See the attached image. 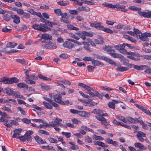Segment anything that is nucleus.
I'll return each mask as SVG.
<instances>
[{"instance_id":"1","label":"nucleus","mask_w":151,"mask_h":151,"mask_svg":"<svg viewBox=\"0 0 151 151\" xmlns=\"http://www.w3.org/2000/svg\"><path fill=\"white\" fill-rule=\"evenodd\" d=\"M78 86L87 91L86 93L93 97H96L97 96L99 98L102 99V96L97 91H94L93 88L90 87L83 83H79Z\"/></svg>"},{"instance_id":"2","label":"nucleus","mask_w":151,"mask_h":151,"mask_svg":"<svg viewBox=\"0 0 151 151\" xmlns=\"http://www.w3.org/2000/svg\"><path fill=\"white\" fill-rule=\"evenodd\" d=\"M19 81V80L15 77L9 78H8L4 77L1 78L0 80V82L1 84H2V82H3L4 84H11L14 83H18Z\"/></svg>"},{"instance_id":"3","label":"nucleus","mask_w":151,"mask_h":151,"mask_svg":"<svg viewBox=\"0 0 151 151\" xmlns=\"http://www.w3.org/2000/svg\"><path fill=\"white\" fill-rule=\"evenodd\" d=\"M128 55L129 56H127V57L132 60L135 61H137L139 60V58H138L139 56V54L137 52H129Z\"/></svg>"},{"instance_id":"4","label":"nucleus","mask_w":151,"mask_h":151,"mask_svg":"<svg viewBox=\"0 0 151 151\" xmlns=\"http://www.w3.org/2000/svg\"><path fill=\"white\" fill-rule=\"evenodd\" d=\"M43 48L48 49H55L57 47L55 43H52L50 41H49L48 43L46 44H43L42 45Z\"/></svg>"},{"instance_id":"5","label":"nucleus","mask_w":151,"mask_h":151,"mask_svg":"<svg viewBox=\"0 0 151 151\" xmlns=\"http://www.w3.org/2000/svg\"><path fill=\"white\" fill-rule=\"evenodd\" d=\"M115 51L111 48L109 52L108 53V54L114 58H119L120 59H123L124 56L120 54H118L115 52Z\"/></svg>"},{"instance_id":"6","label":"nucleus","mask_w":151,"mask_h":151,"mask_svg":"<svg viewBox=\"0 0 151 151\" xmlns=\"http://www.w3.org/2000/svg\"><path fill=\"white\" fill-rule=\"evenodd\" d=\"M54 101L61 104H64V102L61 100L62 98L60 94H56L53 96Z\"/></svg>"},{"instance_id":"7","label":"nucleus","mask_w":151,"mask_h":151,"mask_svg":"<svg viewBox=\"0 0 151 151\" xmlns=\"http://www.w3.org/2000/svg\"><path fill=\"white\" fill-rule=\"evenodd\" d=\"M76 114L80 116L86 118H89L90 116V113L89 112L85 111H80L76 110Z\"/></svg>"},{"instance_id":"8","label":"nucleus","mask_w":151,"mask_h":151,"mask_svg":"<svg viewBox=\"0 0 151 151\" xmlns=\"http://www.w3.org/2000/svg\"><path fill=\"white\" fill-rule=\"evenodd\" d=\"M40 41L42 42H44L45 40H51L52 36L49 34L44 33L40 37Z\"/></svg>"},{"instance_id":"9","label":"nucleus","mask_w":151,"mask_h":151,"mask_svg":"<svg viewBox=\"0 0 151 151\" xmlns=\"http://www.w3.org/2000/svg\"><path fill=\"white\" fill-rule=\"evenodd\" d=\"M151 34L150 33H145L143 34H142L141 35H139V38L142 41H148L149 40L147 37L150 36Z\"/></svg>"},{"instance_id":"10","label":"nucleus","mask_w":151,"mask_h":151,"mask_svg":"<svg viewBox=\"0 0 151 151\" xmlns=\"http://www.w3.org/2000/svg\"><path fill=\"white\" fill-rule=\"evenodd\" d=\"M95 117L97 120L101 121V123L102 124L105 126L109 125V122H107L106 119L102 116H96Z\"/></svg>"},{"instance_id":"11","label":"nucleus","mask_w":151,"mask_h":151,"mask_svg":"<svg viewBox=\"0 0 151 151\" xmlns=\"http://www.w3.org/2000/svg\"><path fill=\"white\" fill-rule=\"evenodd\" d=\"M61 21L62 22L66 24L70 23L67 13H65L63 14L61 18Z\"/></svg>"},{"instance_id":"12","label":"nucleus","mask_w":151,"mask_h":151,"mask_svg":"<svg viewBox=\"0 0 151 151\" xmlns=\"http://www.w3.org/2000/svg\"><path fill=\"white\" fill-rule=\"evenodd\" d=\"M126 119L127 120V121L130 122L131 123H138V120H139V118H133L130 116H128L126 117Z\"/></svg>"},{"instance_id":"13","label":"nucleus","mask_w":151,"mask_h":151,"mask_svg":"<svg viewBox=\"0 0 151 151\" xmlns=\"http://www.w3.org/2000/svg\"><path fill=\"white\" fill-rule=\"evenodd\" d=\"M10 17L14 19L13 22L16 24H18L20 23V17L16 15H12L10 16Z\"/></svg>"},{"instance_id":"14","label":"nucleus","mask_w":151,"mask_h":151,"mask_svg":"<svg viewBox=\"0 0 151 151\" xmlns=\"http://www.w3.org/2000/svg\"><path fill=\"white\" fill-rule=\"evenodd\" d=\"M2 91L4 93L7 94L9 96H13V91L10 88H6L4 89H3Z\"/></svg>"},{"instance_id":"15","label":"nucleus","mask_w":151,"mask_h":151,"mask_svg":"<svg viewBox=\"0 0 151 151\" xmlns=\"http://www.w3.org/2000/svg\"><path fill=\"white\" fill-rule=\"evenodd\" d=\"M139 120H138V123L142 126V128L145 130H147L148 129V128L147 127L148 125L145 123H144L143 121H142V118L140 117H139Z\"/></svg>"},{"instance_id":"16","label":"nucleus","mask_w":151,"mask_h":151,"mask_svg":"<svg viewBox=\"0 0 151 151\" xmlns=\"http://www.w3.org/2000/svg\"><path fill=\"white\" fill-rule=\"evenodd\" d=\"M134 145L135 147L139 148L140 150H145L147 149V147L146 146L139 142L135 143L134 144Z\"/></svg>"},{"instance_id":"17","label":"nucleus","mask_w":151,"mask_h":151,"mask_svg":"<svg viewBox=\"0 0 151 151\" xmlns=\"http://www.w3.org/2000/svg\"><path fill=\"white\" fill-rule=\"evenodd\" d=\"M63 45L64 47L69 49L72 48L74 46L73 44L68 41L65 42L63 44Z\"/></svg>"},{"instance_id":"18","label":"nucleus","mask_w":151,"mask_h":151,"mask_svg":"<svg viewBox=\"0 0 151 151\" xmlns=\"http://www.w3.org/2000/svg\"><path fill=\"white\" fill-rule=\"evenodd\" d=\"M32 27L37 30H39L42 32H44L45 31V29H43V27H41L39 24H33L32 26Z\"/></svg>"},{"instance_id":"19","label":"nucleus","mask_w":151,"mask_h":151,"mask_svg":"<svg viewBox=\"0 0 151 151\" xmlns=\"http://www.w3.org/2000/svg\"><path fill=\"white\" fill-rule=\"evenodd\" d=\"M116 8L120 9V10L124 12L127 10V9L125 8V6L123 5H121L119 4H116Z\"/></svg>"},{"instance_id":"20","label":"nucleus","mask_w":151,"mask_h":151,"mask_svg":"<svg viewBox=\"0 0 151 151\" xmlns=\"http://www.w3.org/2000/svg\"><path fill=\"white\" fill-rule=\"evenodd\" d=\"M36 141L38 143L44 144L45 143V140H43L40 137L36 136L34 137Z\"/></svg>"},{"instance_id":"21","label":"nucleus","mask_w":151,"mask_h":151,"mask_svg":"<svg viewBox=\"0 0 151 151\" xmlns=\"http://www.w3.org/2000/svg\"><path fill=\"white\" fill-rule=\"evenodd\" d=\"M126 46V44L124 43L122 45H119L114 46L115 48L118 50L120 51L123 48H125Z\"/></svg>"},{"instance_id":"22","label":"nucleus","mask_w":151,"mask_h":151,"mask_svg":"<svg viewBox=\"0 0 151 151\" xmlns=\"http://www.w3.org/2000/svg\"><path fill=\"white\" fill-rule=\"evenodd\" d=\"M82 42L76 41V50L79 51L82 50Z\"/></svg>"},{"instance_id":"23","label":"nucleus","mask_w":151,"mask_h":151,"mask_svg":"<svg viewBox=\"0 0 151 151\" xmlns=\"http://www.w3.org/2000/svg\"><path fill=\"white\" fill-rule=\"evenodd\" d=\"M16 43L14 42H9L6 45V47L10 48H14L17 45Z\"/></svg>"},{"instance_id":"24","label":"nucleus","mask_w":151,"mask_h":151,"mask_svg":"<svg viewBox=\"0 0 151 151\" xmlns=\"http://www.w3.org/2000/svg\"><path fill=\"white\" fill-rule=\"evenodd\" d=\"M91 63L93 65L99 66L101 65H102L103 64L101 62L97 60H94L93 59Z\"/></svg>"},{"instance_id":"25","label":"nucleus","mask_w":151,"mask_h":151,"mask_svg":"<svg viewBox=\"0 0 151 151\" xmlns=\"http://www.w3.org/2000/svg\"><path fill=\"white\" fill-rule=\"evenodd\" d=\"M104 60L106 61L108 63H109V64H111L115 65H116V63L114 62L113 60L106 57L104 58Z\"/></svg>"},{"instance_id":"26","label":"nucleus","mask_w":151,"mask_h":151,"mask_svg":"<svg viewBox=\"0 0 151 151\" xmlns=\"http://www.w3.org/2000/svg\"><path fill=\"white\" fill-rule=\"evenodd\" d=\"M129 68L126 67H122L121 66L118 67L116 69V70H117L120 72H123L127 70Z\"/></svg>"},{"instance_id":"27","label":"nucleus","mask_w":151,"mask_h":151,"mask_svg":"<svg viewBox=\"0 0 151 151\" xmlns=\"http://www.w3.org/2000/svg\"><path fill=\"white\" fill-rule=\"evenodd\" d=\"M81 128L86 131L91 132L93 133H94V131L93 129L88 128L85 125H83L82 126Z\"/></svg>"},{"instance_id":"28","label":"nucleus","mask_w":151,"mask_h":151,"mask_svg":"<svg viewBox=\"0 0 151 151\" xmlns=\"http://www.w3.org/2000/svg\"><path fill=\"white\" fill-rule=\"evenodd\" d=\"M136 136L137 138L141 137H146V135L145 133L141 131H138L137 132Z\"/></svg>"},{"instance_id":"29","label":"nucleus","mask_w":151,"mask_h":151,"mask_svg":"<svg viewBox=\"0 0 151 151\" xmlns=\"http://www.w3.org/2000/svg\"><path fill=\"white\" fill-rule=\"evenodd\" d=\"M46 24H43L42 23L40 24V26L42 27H43V29H45V31L44 32H45L46 31H48V30H51V28L50 27H48L46 25Z\"/></svg>"},{"instance_id":"30","label":"nucleus","mask_w":151,"mask_h":151,"mask_svg":"<svg viewBox=\"0 0 151 151\" xmlns=\"http://www.w3.org/2000/svg\"><path fill=\"white\" fill-rule=\"evenodd\" d=\"M18 50H14V49H12L10 50L9 51H7L6 48H4L3 49L1 50V52H5L6 53H12L14 52L17 51Z\"/></svg>"},{"instance_id":"31","label":"nucleus","mask_w":151,"mask_h":151,"mask_svg":"<svg viewBox=\"0 0 151 151\" xmlns=\"http://www.w3.org/2000/svg\"><path fill=\"white\" fill-rule=\"evenodd\" d=\"M38 75L39 77L41 79H42L43 80L47 81H50L51 80L50 78L44 76L41 74H39Z\"/></svg>"},{"instance_id":"32","label":"nucleus","mask_w":151,"mask_h":151,"mask_svg":"<svg viewBox=\"0 0 151 151\" xmlns=\"http://www.w3.org/2000/svg\"><path fill=\"white\" fill-rule=\"evenodd\" d=\"M82 44L84 45L83 47L87 51L90 50L89 45L87 42H83L82 43Z\"/></svg>"},{"instance_id":"33","label":"nucleus","mask_w":151,"mask_h":151,"mask_svg":"<svg viewBox=\"0 0 151 151\" xmlns=\"http://www.w3.org/2000/svg\"><path fill=\"white\" fill-rule=\"evenodd\" d=\"M42 103L46 108L48 109H52V106L50 104L45 101L43 102Z\"/></svg>"},{"instance_id":"34","label":"nucleus","mask_w":151,"mask_h":151,"mask_svg":"<svg viewBox=\"0 0 151 151\" xmlns=\"http://www.w3.org/2000/svg\"><path fill=\"white\" fill-rule=\"evenodd\" d=\"M16 60L17 62L20 63L23 65H25L27 63V62L23 59H17Z\"/></svg>"},{"instance_id":"35","label":"nucleus","mask_w":151,"mask_h":151,"mask_svg":"<svg viewBox=\"0 0 151 151\" xmlns=\"http://www.w3.org/2000/svg\"><path fill=\"white\" fill-rule=\"evenodd\" d=\"M92 138L94 140H104V138L101 136L93 135L92 137Z\"/></svg>"},{"instance_id":"36","label":"nucleus","mask_w":151,"mask_h":151,"mask_svg":"<svg viewBox=\"0 0 151 151\" xmlns=\"http://www.w3.org/2000/svg\"><path fill=\"white\" fill-rule=\"evenodd\" d=\"M28 77H27V76H26V79H28V78L31 79V80H33V79H35V80H37L38 79V77L37 76H35L33 74H31L30 75H28Z\"/></svg>"},{"instance_id":"37","label":"nucleus","mask_w":151,"mask_h":151,"mask_svg":"<svg viewBox=\"0 0 151 151\" xmlns=\"http://www.w3.org/2000/svg\"><path fill=\"white\" fill-rule=\"evenodd\" d=\"M18 87L22 88H28V86L25 84H24L23 83H18L17 85Z\"/></svg>"},{"instance_id":"38","label":"nucleus","mask_w":151,"mask_h":151,"mask_svg":"<svg viewBox=\"0 0 151 151\" xmlns=\"http://www.w3.org/2000/svg\"><path fill=\"white\" fill-rule=\"evenodd\" d=\"M2 109L4 111H6L10 113H13L12 111L10 108L6 107L5 106H4L2 107Z\"/></svg>"},{"instance_id":"39","label":"nucleus","mask_w":151,"mask_h":151,"mask_svg":"<svg viewBox=\"0 0 151 151\" xmlns=\"http://www.w3.org/2000/svg\"><path fill=\"white\" fill-rule=\"evenodd\" d=\"M104 27L102 26L101 23H97V25L96 27V29H97L99 30L103 31V29H104Z\"/></svg>"},{"instance_id":"40","label":"nucleus","mask_w":151,"mask_h":151,"mask_svg":"<svg viewBox=\"0 0 151 151\" xmlns=\"http://www.w3.org/2000/svg\"><path fill=\"white\" fill-rule=\"evenodd\" d=\"M24 81L28 84H35V81L31 80L30 79H26Z\"/></svg>"},{"instance_id":"41","label":"nucleus","mask_w":151,"mask_h":151,"mask_svg":"<svg viewBox=\"0 0 151 151\" xmlns=\"http://www.w3.org/2000/svg\"><path fill=\"white\" fill-rule=\"evenodd\" d=\"M103 31L106 32L110 34L113 33L115 31L114 30H113L109 28H106L105 27L104 28Z\"/></svg>"},{"instance_id":"42","label":"nucleus","mask_w":151,"mask_h":151,"mask_svg":"<svg viewBox=\"0 0 151 151\" xmlns=\"http://www.w3.org/2000/svg\"><path fill=\"white\" fill-rule=\"evenodd\" d=\"M129 9L133 11H139L141 10V8L137 7L135 6H131L129 7Z\"/></svg>"},{"instance_id":"43","label":"nucleus","mask_w":151,"mask_h":151,"mask_svg":"<svg viewBox=\"0 0 151 151\" xmlns=\"http://www.w3.org/2000/svg\"><path fill=\"white\" fill-rule=\"evenodd\" d=\"M11 30L12 29L10 27H7V26H6L2 29L3 32H10Z\"/></svg>"},{"instance_id":"44","label":"nucleus","mask_w":151,"mask_h":151,"mask_svg":"<svg viewBox=\"0 0 151 151\" xmlns=\"http://www.w3.org/2000/svg\"><path fill=\"white\" fill-rule=\"evenodd\" d=\"M22 16L23 18L27 19H29L30 18V14L25 12H24Z\"/></svg>"},{"instance_id":"45","label":"nucleus","mask_w":151,"mask_h":151,"mask_svg":"<svg viewBox=\"0 0 151 151\" xmlns=\"http://www.w3.org/2000/svg\"><path fill=\"white\" fill-rule=\"evenodd\" d=\"M117 118L120 120H121L124 122L127 123V121L126 120L125 118L122 116H117Z\"/></svg>"},{"instance_id":"46","label":"nucleus","mask_w":151,"mask_h":151,"mask_svg":"<svg viewBox=\"0 0 151 151\" xmlns=\"http://www.w3.org/2000/svg\"><path fill=\"white\" fill-rule=\"evenodd\" d=\"M38 132L39 133L41 134H45L47 136L49 135V133L48 132L43 130H39L38 131Z\"/></svg>"},{"instance_id":"47","label":"nucleus","mask_w":151,"mask_h":151,"mask_svg":"<svg viewBox=\"0 0 151 151\" xmlns=\"http://www.w3.org/2000/svg\"><path fill=\"white\" fill-rule=\"evenodd\" d=\"M54 12L58 16H62L63 13H62L61 12V11L60 9H56L54 10Z\"/></svg>"},{"instance_id":"48","label":"nucleus","mask_w":151,"mask_h":151,"mask_svg":"<svg viewBox=\"0 0 151 151\" xmlns=\"http://www.w3.org/2000/svg\"><path fill=\"white\" fill-rule=\"evenodd\" d=\"M82 33L83 35L91 37L93 36V35L91 33L87 32L86 31H83Z\"/></svg>"},{"instance_id":"49","label":"nucleus","mask_w":151,"mask_h":151,"mask_svg":"<svg viewBox=\"0 0 151 151\" xmlns=\"http://www.w3.org/2000/svg\"><path fill=\"white\" fill-rule=\"evenodd\" d=\"M68 143L71 145L70 147V148L72 150H75L76 149L75 143L74 142H69Z\"/></svg>"},{"instance_id":"50","label":"nucleus","mask_w":151,"mask_h":151,"mask_svg":"<svg viewBox=\"0 0 151 151\" xmlns=\"http://www.w3.org/2000/svg\"><path fill=\"white\" fill-rule=\"evenodd\" d=\"M22 131V129H21L19 128L14 130L13 132H14V133H16V134L19 135L20 134Z\"/></svg>"},{"instance_id":"51","label":"nucleus","mask_w":151,"mask_h":151,"mask_svg":"<svg viewBox=\"0 0 151 151\" xmlns=\"http://www.w3.org/2000/svg\"><path fill=\"white\" fill-rule=\"evenodd\" d=\"M17 110L18 111H20L21 114L23 115H26V113L25 111L23 110L21 107H18L17 108Z\"/></svg>"},{"instance_id":"52","label":"nucleus","mask_w":151,"mask_h":151,"mask_svg":"<svg viewBox=\"0 0 151 151\" xmlns=\"http://www.w3.org/2000/svg\"><path fill=\"white\" fill-rule=\"evenodd\" d=\"M85 142L89 143H91L92 140L91 138L88 136L86 137L85 138Z\"/></svg>"},{"instance_id":"53","label":"nucleus","mask_w":151,"mask_h":151,"mask_svg":"<svg viewBox=\"0 0 151 151\" xmlns=\"http://www.w3.org/2000/svg\"><path fill=\"white\" fill-rule=\"evenodd\" d=\"M144 17L147 18H151V12H145L144 14Z\"/></svg>"},{"instance_id":"54","label":"nucleus","mask_w":151,"mask_h":151,"mask_svg":"<svg viewBox=\"0 0 151 151\" xmlns=\"http://www.w3.org/2000/svg\"><path fill=\"white\" fill-rule=\"evenodd\" d=\"M108 106L111 108L114 109L115 108V105L114 102H109L108 104Z\"/></svg>"},{"instance_id":"55","label":"nucleus","mask_w":151,"mask_h":151,"mask_svg":"<svg viewBox=\"0 0 151 151\" xmlns=\"http://www.w3.org/2000/svg\"><path fill=\"white\" fill-rule=\"evenodd\" d=\"M111 48V47L110 46H105L103 48V49L104 50L106 51L108 53L109 52Z\"/></svg>"},{"instance_id":"56","label":"nucleus","mask_w":151,"mask_h":151,"mask_svg":"<svg viewBox=\"0 0 151 151\" xmlns=\"http://www.w3.org/2000/svg\"><path fill=\"white\" fill-rule=\"evenodd\" d=\"M20 94V93L18 91H14L13 92V96H14L15 97L18 98Z\"/></svg>"},{"instance_id":"57","label":"nucleus","mask_w":151,"mask_h":151,"mask_svg":"<svg viewBox=\"0 0 151 151\" xmlns=\"http://www.w3.org/2000/svg\"><path fill=\"white\" fill-rule=\"evenodd\" d=\"M93 59H92V58L91 57H86V56L84 57L83 59V60H84L86 61H91L92 62V60Z\"/></svg>"},{"instance_id":"58","label":"nucleus","mask_w":151,"mask_h":151,"mask_svg":"<svg viewBox=\"0 0 151 151\" xmlns=\"http://www.w3.org/2000/svg\"><path fill=\"white\" fill-rule=\"evenodd\" d=\"M16 11L18 14L22 15L24 12V11L21 9H16Z\"/></svg>"},{"instance_id":"59","label":"nucleus","mask_w":151,"mask_h":151,"mask_svg":"<svg viewBox=\"0 0 151 151\" xmlns=\"http://www.w3.org/2000/svg\"><path fill=\"white\" fill-rule=\"evenodd\" d=\"M84 0H76V4L78 5H82L83 3H84Z\"/></svg>"},{"instance_id":"60","label":"nucleus","mask_w":151,"mask_h":151,"mask_svg":"<svg viewBox=\"0 0 151 151\" xmlns=\"http://www.w3.org/2000/svg\"><path fill=\"white\" fill-rule=\"evenodd\" d=\"M48 140L51 143H57L58 142L57 140L54 139V138L50 137L48 139Z\"/></svg>"},{"instance_id":"61","label":"nucleus","mask_w":151,"mask_h":151,"mask_svg":"<svg viewBox=\"0 0 151 151\" xmlns=\"http://www.w3.org/2000/svg\"><path fill=\"white\" fill-rule=\"evenodd\" d=\"M94 42L96 44H101L104 43L102 39L100 40H94Z\"/></svg>"},{"instance_id":"62","label":"nucleus","mask_w":151,"mask_h":151,"mask_svg":"<svg viewBox=\"0 0 151 151\" xmlns=\"http://www.w3.org/2000/svg\"><path fill=\"white\" fill-rule=\"evenodd\" d=\"M22 121L24 123L26 124H28L31 122V121L30 119H28L27 118H24L22 119Z\"/></svg>"},{"instance_id":"63","label":"nucleus","mask_w":151,"mask_h":151,"mask_svg":"<svg viewBox=\"0 0 151 151\" xmlns=\"http://www.w3.org/2000/svg\"><path fill=\"white\" fill-rule=\"evenodd\" d=\"M58 4L60 5L65 6L67 5L68 3L65 1H61L58 2Z\"/></svg>"},{"instance_id":"64","label":"nucleus","mask_w":151,"mask_h":151,"mask_svg":"<svg viewBox=\"0 0 151 151\" xmlns=\"http://www.w3.org/2000/svg\"><path fill=\"white\" fill-rule=\"evenodd\" d=\"M33 134V132L32 131H27L24 135V136H30V135Z\"/></svg>"}]
</instances>
